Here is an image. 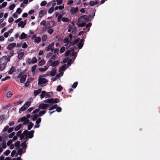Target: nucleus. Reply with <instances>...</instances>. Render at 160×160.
I'll use <instances>...</instances> for the list:
<instances>
[{"instance_id":"1","label":"nucleus","mask_w":160,"mask_h":160,"mask_svg":"<svg viewBox=\"0 0 160 160\" xmlns=\"http://www.w3.org/2000/svg\"><path fill=\"white\" fill-rule=\"evenodd\" d=\"M10 61V59L6 56L2 57L0 59V71L4 70L7 62Z\"/></svg>"},{"instance_id":"2","label":"nucleus","mask_w":160,"mask_h":160,"mask_svg":"<svg viewBox=\"0 0 160 160\" xmlns=\"http://www.w3.org/2000/svg\"><path fill=\"white\" fill-rule=\"evenodd\" d=\"M34 131L31 130L29 132L28 130H25L24 131V138L25 140H27L28 141V138H31L33 137V133Z\"/></svg>"},{"instance_id":"3","label":"nucleus","mask_w":160,"mask_h":160,"mask_svg":"<svg viewBox=\"0 0 160 160\" xmlns=\"http://www.w3.org/2000/svg\"><path fill=\"white\" fill-rule=\"evenodd\" d=\"M87 18L86 16H81L78 19V25L79 27H83L86 25L84 22V20Z\"/></svg>"},{"instance_id":"4","label":"nucleus","mask_w":160,"mask_h":160,"mask_svg":"<svg viewBox=\"0 0 160 160\" xmlns=\"http://www.w3.org/2000/svg\"><path fill=\"white\" fill-rule=\"evenodd\" d=\"M31 100H29L24 105L21 107L19 109V112L21 113L22 112L25 111L30 105Z\"/></svg>"},{"instance_id":"5","label":"nucleus","mask_w":160,"mask_h":160,"mask_svg":"<svg viewBox=\"0 0 160 160\" xmlns=\"http://www.w3.org/2000/svg\"><path fill=\"white\" fill-rule=\"evenodd\" d=\"M59 101V99L58 98H48L44 101L45 103H49L50 104H52L54 103H57Z\"/></svg>"},{"instance_id":"6","label":"nucleus","mask_w":160,"mask_h":160,"mask_svg":"<svg viewBox=\"0 0 160 160\" xmlns=\"http://www.w3.org/2000/svg\"><path fill=\"white\" fill-rule=\"evenodd\" d=\"M57 70L56 69V68L55 67H53L52 69V70L51 71H48L43 76L45 77L46 76H54L55 75L56 73Z\"/></svg>"},{"instance_id":"7","label":"nucleus","mask_w":160,"mask_h":160,"mask_svg":"<svg viewBox=\"0 0 160 160\" xmlns=\"http://www.w3.org/2000/svg\"><path fill=\"white\" fill-rule=\"evenodd\" d=\"M48 82L47 80L45 78H43L40 75L38 78V84L39 85H43L46 84Z\"/></svg>"},{"instance_id":"8","label":"nucleus","mask_w":160,"mask_h":160,"mask_svg":"<svg viewBox=\"0 0 160 160\" xmlns=\"http://www.w3.org/2000/svg\"><path fill=\"white\" fill-rule=\"evenodd\" d=\"M72 38V35L71 34H69L68 37L65 38L63 40L64 43H66L67 45L70 43V41Z\"/></svg>"},{"instance_id":"9","label":"nucleus","mask_w":160,"mask_h":160,"mask_svg":"<svg viewBox=\"0 0 160 160\" xmlns=\"http://www.w3.org/2000/svg\"><path fill=\"white\" fill-rule=\"evenodd\" d=\"M54 45V43L53 42H52L49 44L47 47H46L45 48L46 51L48 52L51 50L52 52H53L54 49V48H53Z\"/></svg>"},{"instance_id":"10","label":"nucleus","mask_w":160,"mask_h":160,"mask_svg":"<svg viewBox=\"0 0 160 160\" xmlns=\"http://www.w3.org/2000/svg\"><path fill=\"white\" fill-rule=\"evenodd\" d=\"M21 121L23 122V124L26 125L29 122V120L26 117H23L18 120V122Z\"/></svg>"},{"instance_id":"11","label":"nucleus","mask_w":160,"mask_h":160,"mask_svg":"<svg viewBox=\"0 0 160 160\" xmlns=\"http://www.w3.org/2000/svg\"><path fill=\"white\" fill-rule=\"evenodd\" d=\"M49 105L46 103H42L40 104L39 106V109H41L46 110L49 106Z\"/></svg>"},{"instance_id":"12","label":"nucleus","mask_w":160,"mask_h":160,"mask_svg":"<svg viewBox=\"0 0 160 160\" xmlns=\"http://www.w3.org/2000/svg\"><path fill=\"white\" fill-rule=\"evenodd\" d=\"M37 62V60L35 57H33L32 60H30L29 59H28L27 62L28 64L30 65L31 63H35Z\"/></svg>"},{"instance_id":"13","label":"nucleus","mask_w":160,"mask_h":160,"mask_svg":"<svg viewBox=\"0 0 160 160\" xmlns=\"http://www.w3.org/2000/svg\"><path fill=\"white\" fill-rule=\"evenodd\" d=\"M92 25V23H89L85 27V28L83 29V32H88L90 30V28Z\"/></svg>"},{"instance_id":"14","label":"nucleus","mask_w":160,"mask_h":160,"mask_svg":"<svg viewBox=\"0 0 160 160\" xmlns=\"http://www.w3.org/2000/svg\"><path fill=\"white\" fill-rule=\"evenodd\" d=\"M54 55L52 56L51 58V59H55L58 54V52H59V49L58 48H55L54 49Z\"/></svg>"},{"instance_id":"15","label":"nucleus","mask_w":160,"mask_h":160,"mask_svg":"<svg viewBox=\"0 0 160 160\" xmlns=\"http://www.w3.org/2000/svg\"><path fill=\"white\" fill-rule=\"evenodd\" d=\"M21 133L22 131H19L17 132L16 134L17 136L19 137L20 140H22L24 138V132L23 133Z\"/></svg>"},{"instance_id":"16","label":"nucleus","mask_w":160,"mask_h":160,"mask_svg":"<svg viewBox=\"0 0 160 160\" xmlns=\"http://www.w3.org/2000/svg\"><path fill=\"white\" fill-rule=\"evenodd\" d=\"M27 21V20H25L24 21H22L18 23V26L19 27H21L22 28H24L26 24Z\"/></svg>"},{"instance_id":"17","label":"nucleus","mask_w":160,"mask_h":160,"mask_svg":"<svg viewBox=\"0 0 160 160\" xmlns=\"http://www.w3.org/2000/svg\"><path fill=\"white\" fill-rule=\"evenodd\" d=\"M16 46V43H12L9 44L7 47V49L8 50H11L13 48L15 47Z\"/></svg>"},{"instance_id":"18","label":"nucleus","mask_w":160,"mask_h":160,"mask_svg":"<svg viewBox=\"0 0 160 160\" xmlns=\"http://www.w3.org/2000/svg\"><path fill=\"white\" fill-rule=\"evenodd\" d=\"M47 11L45 9L41 10L39 12V17L40 18H41L43 17L46 13Z\"/></svg>"},{"instance_id":"19","label":"nucleus","mask_w":160,"mask_h":160,"mask_svg":"<svg viewBox=\"0 0 160 160\" xmlns=\"http://www.w3.org/2000/svg\"><path fill=\"white\" fill-rule=\"evenodd\" d=\"M84 42V40L83 39H81L80 40L78 44V47L79 49H81L83 47Z\"/></svg>"},{"instance_id":"20","label":"nucleus","mask_w":160,"mask_h":160,"mask_svg":"<svg viewBox=\"0 0 160 160\" xmlns=\"http://www.w3.org/2000/svg\"><path fill=\"white\" fill-rule=\"evenodd\" d=\"M74 50L73 49L71 50H68L65 52V56H68L69 55H73L74 54Z\"/></svg>"},{"instance_id":"21","label":"nucleus","mask_w":160,"mask_h":160,"mask_svg":"<svg viewBox=\"0 0 160 160\" xmlns=\"http://www.w3.org/2000/svg\"><path fill=\"white\" fill-rule=\"evenodd\" d=\"M78 7L74 8L72 7L70 10V12L72 14L74 13H75L78 12Z\"/></svg>"},{"instance_id":"22","label":"nucleus","mask_w":160,"mask_h":160,"mask_svg":"<svg viewBox=\"0 0 160 160\" xmlns=\"http://www.w3.org/2000/svg\"><path fill=\"white\" fill-rule=\"evenodd\" d=\"M16 68L13 66H12L8 71V74H12L13 72H15Z\"/></svg>"},{"instance_id":"23","label":"nucleus","mask_w":160,"mask_h":160,"mask_svg":"<svg viewBox=\"0 0 160 160\" xmlns=\"http://www.w3.org/2000/svg\"><path fill=\"white\" fill-rule=\"evenodd\" d=\"M67 68L66 64H64L60 68L59 72H64Z\"/></svg>"},{"instance_id":"24","label":"nucleus","mask_w":160,"mask_h":160,"mask_svg":"<svg viewBox=\"0 0 160 160\" xmlns=\"http://www.w3.org/2000/svg\"><path fill=\"white\" fill-rule=\"evenodd\" d=\"M41 91L42 89L41 88H39L37 90H35L33 92L34 96H36L37 95L39 94Z\"/></svg>"},{"instance_id":"25","label":"nucleus","mask_w":160,"mask_h":160,"mask_svg":"<svg viewBox=\"0 0 160 160\" xmlns=\"http://www.w3.org/2000/svg\"><path fill=\"white\" fill-rule=\"evenodd\" d=\"M26 78L27 75L26 74L24 75L22 77L20 78V82L21 83H24L26 80Z\"/></svg>"},{"instance_id":"26","label":"nucleus","mask_w":160,"mask_h":160,"mask_svg":"<svg viewBox=\"0 0 160 160\" xmlns=\"http://www.w3.org/2000/svg\"><path fill=\"white\" fill-rule=\"evenodd\" d=\"M27 35L24 32H22L21 34L20 37H19L20 39L21 40L23 39L26 38Z\"/></svg>"},{"instance_id":"27","label":"nucleus","mask_w":160,"mask_h":160,"mask_svg":"<svg viewBox=\"0 0 160 160\" xmlns=\"http://www.w3.org/2000/svg\"><path fill=\"white\" fill-rule=\"evenodd\" d=\"M38 117V114H35L32 115L31 118H32V120L34 121H35Z\"/></svg>"},{"instance_id":"28","label":"nucleus","mask_w":160,"mask_h":160,"mask_svg":"<svg viewBox=\"0 0 160 160\" xmlns=\"http://www.w3.org/2000/svg\"><path fill=\"white\" fill-rule=\"evenodd\" d=\"M59 63V62L58 61H55L52 63L51 65L52 67H55V66L58 65Z\"/></svg>"},{"instance_id":"29","label":"nucleus","mask_w":160,"mask_h":160,"mask_svg":"<svg viewBox=\"0 0 160 160\" xmlns=\"http://www.w3.org/2000/svg\"><path fill=\"white\" fill-rule=\"evenodd\" d=\"M54 25V22H50L47 24V26L48 28H52L53 27Z\"/></svg>"},{"instance_id":"30","label":"nucleus","mask_w":160,"mask_h":160,"mask_svg":"<svg viewBox=\"0 0 160 160\" xmlns=\"http://www.w3.org/2000/svg\"><path fill=\"white\" fill-rule=\"evenodd\" d=\"M24 53L23 52V50H20L19 52L18 53V56L20 58L22 57L24 55Z\"/></svg>"},{"instance_id":"31","label":"nucleus","mask_w":160,"mask_h":160,"mask_svg":"<svg viewBox=\"0 0 160 160\" xmlns=\"http://www.w3.org/2000/svg\"><path fill=\"white\" fill-rule=\"evenodd\" d=\"M27 141V140H25L21 144V146L22 148L23 149H25L27 146L26 144V142Z\"/></svg>"},{"instance_id":"32","label":"nucleus","mask_w":160,"mask_h":160,"mask_svg":"<svg viewBox=\"0 0 160 160\" xmlns=\"http://www.w3.org/2000/svg\"><path fill=\"white\" fill-rule=\"evenodd\" d=\"M42 40L43 42L46 41L48 39V37L46 35L44 34L42 37Z\"/></svg>"},{"instance_id":"33","label":"nucleus","mask_w":160,"mask_h":160,"mask_svg":"<svg viewBox=\"0 0 160 160\" xmlns=\"http://www.w3.org/2000/svg\"><path fill=\"white\" fill-rule=\"evenodd\" d=\"M98 1H91L89 3V5L90 6H93L94 5H95L98 4Z\"/></svg>"},{"instance_id":"34","label":"nucleus","mask_w":160,"mask_h":160,"mask_svg":"<svg viewBox=\"0 0 160 160\" xmlns=\"http://www.w3.org/2000/svg\"><path fill=\"white\" fill-rule=\"evenodd\" d=\"M33 124L31 122H28V130H30L31 129L32 127H33Z\"/></svg>"},{"instance_id":"35","label":"nucleus","mask_w":160,"mask_h":160,"mask_svg":"<svg viewBox=\"0 0 160 160\" xmlns=\"http://www.w3.org/2000/svg\"><path fill=\"white\" fill-rule=\"evenodd\" d=\"M41 38L39 37H37L34 40V42L37 43H39L41 42Z\"/></svg>"},{"instance_id":"36","label":"nucleus","mask_w":160,"mask_h":160,"mask_svg":"<svg viewBox=\"0 0 160 160\" xmlns=\"http://www.w3.org/2000/svg\"><path fill=\"white\" fill-rule=\"evenodd\" d=\"M45 64V62L44 60H42L39 61L38 63V65L39 66H41Z\"/></svg>"},{"instance_id":"37","label":"nucleus","mask_w":160,"mask_h":160,"mask_svg":"<svg viewBox=\"0 0 160 160\" xmlns=\"http://www.w3.org/2000/svg\"><path fill=\"white\" fill-rule=\"evenodd\" d=\"M63 0H53L52 2H57L58 5H60L62 3Z\"/></svg>"},{"instance_id":"38","label":"nucleus","mask_w":160,"mask_h":160,"mask_svg":"<svg viewBox=\"0 0 160 160\" xmlns=\"http://www.w3.org/2000/svg\"><path fill=\"white\" fill-rule=\"evenodd\" d=\"M46 96V92L43 91L42 92L41 94L40 95V98L41 99L43 98Z\"/></svg>"},{"instance_id":"39","label":"nucleus","mask_w":160,"mask_h":160,"mask_svg":"<svg viewBox=\"0 0 160 160\" xmlns=\"http://www.w3.org/2000/svg\"><path fill=\"white\" fill-rule=\"evenodd\" d=\"M22 126V125L21 124H19L15 128L14 130L16 131L18 130L21 128Z\"/></svg>"},{"instance_id":"40","label":"nucleus","mask_w":160,"mask_h":160,"mask_svg":"<svg viewBox=\"0 0 160 160\" xmlns=\"http://www.w3.org/2000/svg\"><path fill=\"white\" fill-rule=\"evenodd\" d=\"M62 89V88L61 85H58L57 88V91L58 92L61 91Z\"/></svg>"},{"instance_id":"41","label":"nucleus","mask_w":160,"mask_h":160,"mask_svg":"<svg viewBox=\"0 0 160 160\" xmlns=\"http://www.w3.org/2000/svg\"><path fill=\"white\" fill-rule=\"evenodd\" d=\"M46 112V111L45 110L40 111L39 112V115L40 116H41L43 115Z\"/></svg>"},{"instance_id":"42","label":"nucleus","mask_w":160,"mask_h":160,"mask_svg":"<svg viewBox=\"0 0 160 160\" xmlns=\"http://www.w3.org/2000/svg\"><path fill=\"white\" fill-rule=\"evenodd\" d=\"M20 142L19 141H18L17 142H15L14 144V146L15 147H16L17 148H18L20 147Z\"/></svg>"},{"instance_id":"43","label":"nucleus","mask_w":160,"mask_h":160,"mask_svg":"<svg viewBox=\"0 0 160 160\" xmlns=\"http://www.w3.org/2000/svg\"><path fill=\"white\" fill-rule=\"evenodd\" d=\"M62 21L63 22H68L69 21V19L68 18H67L63 17L62 18Z\"/></svg>"},{"instance_id":"44","label":"nucleus","mask_w":160,"mask_h":160,"mask_svg":"<svg viewBox=\"0 0 160 160\" xmlns=\"http://www.w3.org/2000/svg\"><path fill=\"white\" fill-rule=\"evenodd\" d=\"M57 104H55L53 105L49 109V110L50 111L53 110L57 108Z\"/></svg>"},{"instance_id":"45","label":"nucleus","mask_w":160,"mask_h":160,"mask_svg":"<svg viewBox=\"0 0 160 160\" xmlns=\"http://www.w3.org/2000/svg\"><path fill=\"white\" fill-rule=\"evenodd\" d=\"M37 67V65H34L32 67L31 71L32 73H34Z\"/></svg>"},{"instance_id":"46","label":"nucleus","mask_w":160,"mask_h":160,"mask_svg":"<svg viewBox=\"0 0 160 160\" xmlns=\"http://www.w3.org/2000/svg\"><path fill=\"white\" fill-rule=\"evenodd\" d=\"M80 38H78L77 39H76L72 43V45H74L80 41Z\"/></svg>"},{"instance_id":"47","label":"nucleus","mask_w":160,"mask_h":160,"mask_svg":"<svg viewBox=\"0 0 160 160\" xmlns=\"http://www.w3.org/2000/svg\"><path fill=\"white\" fill-rule=\"evenodd\" d=\"M15 5L14 4H12L9 6V9L11 10H12L15 7Z\"/></svg>"},{"instance_id":"48","label":"nucleus","mask_w":160,"mask_h":160,"mask_svg":"<svg viewBox=\"0 0 160 160\" xmlns=\"http://www.w3.org/2000/svg\"><path fill=\"white\" fill-rule=\"evenodd\" d=\"M22 148H19L18 149V153L20 155H21L22 153Z\"/></svg>"},{"instance_id":"49","label":"nucleus","mask_w":160,"mask_h":160,"mask_svg":"<svg viewBox=\"0 0 160 160\" xmlns=\"http://www.w3.org/2000/svg\"><path fill=\"white\" fill-rule=\"evenodd\" d=\"M65 50V48L64 47H62L60 49V53H62Z\"/></svg>"},{"instance_id":"50","label":"nucleus","mask_w":160,"mask_h":160,"mask_svg":"<svg viewBox=\"0 0 160 160\" xmlns=\"http://www.w3.org/2000/svg\"><path fill=\"white\" fill-rule=\"evenodd\" d=\"M54 30L52 28L49 29L48 31V32L50 34H51L53 32Z\"/></svg>"},{"instance_id":"51","label":"nucleus","mask_w":160,"mask_h":160,"mask_svg":"<svg viewBox=\"0 0 160 160\" xmlns=\"http://www.w3.org/2000/svg\"><path fill=\"white\" fill-rule=\"evenodd\" d=\"M4 118V115H1L0 116V123H2Z\"/></svg>"},{"instance_id":"52","label":"nucleus","mask_w":160,"mask_h":160,"mask_svg":"<svg viewBox=\"0 0 160 160\" xmlns=\"http://www.w3.org/2000/svg\"><path fill=\"white\" fill-rule=\"evenodd\" d=\"M73 2V0H68V2L67 4L68 5H71Z\"/></svg>"},{"instance_id":"53","label":"nucleus","mask_w":160,"mask_h":160,"mask_svg":"<svg viewBox=\"0 0 160 160\" xmlns=\"http://www.w3.org/2000/svg\"><path fill=\"white\" fill-rule=\"evenodd\" d=\"M54 8L52 7H51L48 10V12L49 13H52L54 11Z\"/></svg>"},{"instance_id":"54","label":"nucleus","mask_w":160,"mask_h":160,"mask_svg":"<svg viewBox=\"0 0 160 160\" xmlns=\"http://www.w3.org/2000/svg\"><path fill=\"white\" fill-rule=\"evenodd\" d=\"M22 11L21 9L20 8H18L16 10V12L18 14H20Z\"/></svg>"},{"instance_id":"55","label":"nucleus","mask_w":160,"mask_h":160,"mask_svg":"<svg viewBox=\"0 0 160 160\" xmlns=\"http://www.w3.org/2000/svg\"><path fill=\"white\" fill-rule=\"evenodd\" d=\"M14 55V52L13 51H11L10 52L9 56L8 57H7L8 58H9L10 59V58L11 57L13 56Z\"/></svg>"},{"instance_id":"56","label":"nucleus","mask_w":160,"mask_h":160,"mask_svg":"<svg viewBox=\"0 0 160 160\" xmlns=\"http://www.w3.org/2000/svg\"><path fill=\"white\" fill-rule=\"evenodd\" d=\"M12 95V93L11 92H8L7 93V96L8 97H11Z\"/></svg>"},{"instance_id":"57","label":"nucleus","mask_w":160,"mask_h":160,"mask_svg":"<svg viewBox=\"0 0 160 160\" xmlns=\"http://www.w3.org/2000/svg\"><path fill=\"white\" fill-rule=\"evenodd\" d=\"M47 2L46 1H43L41 3L40 6L41 7L44 6L47 4Z\"/></svg>"},{"instance_id":"58","label":"nucleus","mask_w":160,"mask_h":160,"mask_svg":"<svg viewBox=\"0 0 160 160\" xmlns=\"http://www.w3.org/2000/svg\"><path fill=\"white\" fill-rule=\"evenodd\" d=\"M10 151L9 150H7L4 152V154L5 155L8 156L10 154Z\"/></svg>"},{"instance_id":"59","label":"nucleus","mask_w":160,"mask_h":160,"mask_svg":"<svg viewBox=\"0 0 160 160\" xmlns=\"http://www.w3.org/2000/svg\"><path fill=\"white\" fill-rule=\"evenodd\" d=\"M25 75L24 73L22 72H21L18 76V78H21L22 77L23 75Z\"/></svg>"},{"instance_id":"60","label":"nucleus","mask_w":160,"mask_h":160,"mask_svg":"<svg viewBox=\"0 0 160 160\" xmlns=\"http://www.w3.org/2000/svg\"><path fill=\"white\" fill-rule=\"evenodd\" d=\"M40 110V109H39V107H38V109H36L34 110L33 111V113L34 114H36V113L38 112Z\"/></svg>"},{"instance_id":"61","label":"nucleus","mask_w":160,"mask_h":160,"mask_svg":"<svg viewBox=\"0 0 160 160\" xmlns=\"http://www.w3.org/2000/svg\"><path fill=\"white\" fill-rule=\"evenodd\" d=\"M8 128L9 127L8 126H6L3 129L2 132H6L7 130H8Z\"/></svg>"},{"instance_id":"62","label":"nucleus","mask_w":160,"mask_h":160,"mask_svg":"<svg viewBox=\"0 0 160 160\" xmlns=\"http://www.w3.org/2000/svg\"><path fill=\"white\" fill-rule=\"evenodd\" d=\"M46 22L45 20H43L40 23V24L41 25L45 26L46 25Z\"/></svg>"},{"instance_id":"63","label":"nucleus","mask_w":160,"mask_h":160,"mask_svg":"<svg viewBox=\"0 0 160 160\" xmlns=\"http://www.w3.org/2000/svg\"><path fill=\"white\" fill-rule=\"evenodd\" d=\"M56 108V111L58 112H60L62 111V108L60 107H57Z\"/></svg>"},{"instance_id":"64","label":"nucleus","mask_w":160,"mask_h":160,"mask_svg":"<svg viewBox=\"0 0 160 160\" xmlns=\"http://www.w3.org/2000/svg\"><path fill=\"white\" fill-rule=\"evenodd\" d=\"M15 133L14 132H12L10 133L8 136V137L9 138H12L15 135Z\"/></svg>"}]
</instances>
